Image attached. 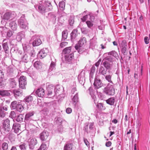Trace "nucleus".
<instances>
[{"instance_id": "27", "label": "nucleus", "mask_w": 150, "mask_h": 150, "mask_svg": "<svg viewBox=\"0 0 150 150\" xmlns=\"http://www.w3.org/2000/svg\"><path fill=\"white\" fill-rule=\"evenodd\" d=\"M76 47V45L75 46V48L77 51L80 54H82L86 50V49L84 48V46H77Z\"/></svg>"}, {"instance_id": "64", "label": "nucleus", "mask_w": 150, "mask_h": 150, "mask_svg": "<svg viewBox=\"0 0 150 150\" xmlns=\"http://www.w3.org/2000/svg\"><path fill=\"white\" fill-rule=\"evenodd\" d=\"M144 41L145 43L147 44L149 42V40L148 37H145L144 38Z\"/></svg>"}, {"instance_id": "4", "label": "nucleus", "mask_w": 150, "mask_h": 150, "mask_svg": "<svg viewBox=\"0 0 150 150\" xmlns=\"http://www.w3.org/2000/svg\"><path fill=\"white\" fill-rule=\"evenodd\" d=\"M103 92L109 96H113L115 93V90L112 84L109 83L103 90Z\"/></svg>"}, {"instance_id": "53", "label": "nucleus", "mask_w": 150, "mask_h": 150, "mask_svg": "<svg viewBox=\"0 0 150 150\" xmlns=\"http://www.w3.org/2000/svg\"><path fill=\"white\" fill-rule=\"evenodd\" d=\"M86 23L88 27L90 28H91L93 25L92 22H91L90 21H87L86 22Z\"/></svg>"}, {"instance_id": "41", "label": "nucleus", "mask_w": 150, "mask_h": 150, "mask_svg": "<svg viewBox=\"0 0 150 150\" xmlns=\"http://www.w3.org/2000/svg\"><path fill=\"white\" fill-rule=\"evenodd\" d=\"M19 147L21 150H26L27 147V146L26 144L23 142H21L19 145Z\"/></svg>"}, {"instance_id": "20", "label": "nucleus", "mask_w": 150, "mask_h": 150, "mask_svg": "<svg viewBox=\"0 0 150 150\" xmlns=\"http://www.w3.org/2000/svg\"><path fill=\"white\" fill-rule=\"evenodd\" d=\"M74 57V53L73 52H71L69 54L65 56V61L67 62H69L73 59Z\"/></svg>"}, {"instance_id": "60", "label": "nucleus", "mask_w": 150, "mask_h": 150, "mask_svg": "<svg viewBox=\"0 0 150 150\" xmlns=\"http://www.w3.org/2000/svg\"><path fill=\"white\" fill-rule=\"evenodd\" d=\"M4 82L3 81L0 80V88H2L5 86Z\"/></svg>"}, {"instance_id": "1", "label": "nucleus", "mask_w": 150, "mask_h": 150, "mask_svg": "<svg viewBox=\"0 0 150 150\" xmlns=\"http://www.w3.org/2000/svg\"><path fill=\"white\" fill-rule=\"evenodd\" d=\"M34 7L36 10L42 14L50 11L52 9L51 3L49 0L41 1L38 4L35 5Z\"/></svg>"}, {"instance_id": "58", "label": "nucleus", "mask_w": 150, "mask_h": 150, "mask_svg": "<svg viewBox=\"0 0 150 150\" xmlns=\"http://www.w3.org/2000/svg\"><path fill=\"white\" fill-rule=\"evenodd\" d=\"M5 113L4 111L0 110V117H4L5 116Z\"/></svg>"}, {"instance_id": "21", "label": "nucleus", "mask_w": 150, "mask_h": 150, "mask_svg": "<svg viewBox=\"0 0 150 150\" xmlns=\"http://www.w3.org/2000/svg\"><path fill=\"white\" fill-rule=\"evenodd\" d=\"M20 124L19 123H14L13 124L12 129L16 133H18L20 129Z\"/></svg>"}, {"instance_id": "37", "label": "nucleus", "mask_w": 150, "mask_h": 150, "mask_svg": "<svg viewBox=\"0 0 150 150\" xmlns=\"http://www.w3.org/2000/svg\"><path fill=\"white\" fill-rule=\"evenodd\" d=\"M22 61L25 62H27L30 60V57L27 54L25 53L21 57Z\"/></svg>"}, {"instance_id": "7", "label": "nucleus", "mask_w": 150, "mask_h": 150, "mask_svg": "<svg viewBox=\"0 0 150 150\" xmlns=\"http://www.w3.org/2000/svg\"><path fill=\"white\" fill-rule=\"evenodd\" d=\"M31 41H32V44L33 47L39 46L42 43L41 39L38 35L33 36L31 38Z\"/></svg>"}, {"instance_id": "51", "label": "nucleus", "mask_w": 150, "mask_h": 150, "mask_svg": "<svg viewBox=\"0 0 150 150\" xmlns=\"http://www.w3.org/2000/svg\"><path fill=\"white\" fill-rule=\"evenodd\" d=\"M33 98L32 97L30 96H29L26 97L24 100L26 102L29 103L32 101Z\"/></svg>"}, {"instance_id": "52", "label": "nucleus", "mask_w": 150, "mask_h": 150, "mask_svg": "<svg viewBox=\"0 0 150 150\" xmlns=\"http://www.w3.org/2000/svg\"><path fill=\"white\" fill-rule=\"evenodd\" d=\"M1 147L3 150H7L8 148V144L6 142H4L2 144Z\"/></svg>"}, {"instance_id": "23", "label": "nucleus", "mask_w": 150, "mask_h": 150, "mask_svg": "<svg viewBox=\"0 0 150 150\" xmlns=\"http://www.w3.org/2000/svg\"><path fill=\"white\" fill-rule=\"evenodd\" d=\"M10 86L11 88H15L17 85V82L13 78H11L8 80Z\"/></svg>"}, {"instance_id": "47", "label": "nucleus", "mask_w": 150, "mask_h": 150, "mask_svg": "<svg viewBox=\"0 0 150 150\" xmlns=\"http://www.w3.org/2000/svg\"><path fill=\"white\" fill-rule=\"evenodd\" d=\"M23 116L22 114H20L17 116L16 120L18 122H21L23 121Z\"/></svg>"}, {"instance_id": "44", "label": "nucleus", "mask_w": 150, "mask_h": 150, "mask_svg": "<svg viewBox=\"0 0 150 150\" xmlns=\"http://www.w3.org/2000/svg\"><path fill=\"white\" fill-rule=\"evenodd\" d=\"M65 3L64 1H61L59 3V9L62 11L64 10L65 9Z\"/></svg>"}, {"instance_id": "11", "label": "nucleus", "mask_w": 150, "mask_h": 150, "mask_svg": "<svg viewBox=\"0 0 150 150\" xmlns=\"http://www.w3.org/2000/svg\"><path fill=\"white\" fill-rule=\"evenodd\" d=\"M24 52H28L31 58L34 57L35 55V50L33 48H30L29 46H23Z\"/></svg>"}, {"instance_id": "14", "label": "nucleus", "mask_w": 150, "mask_h": 150, "mask_svg": "<svg viewBox=\"0 0 150 150\" xmlns=\"http://www.w3.org/2000/svg\"><path fill=\"white\" fill-rule=\"evenodd\" d=\"M48 52V50L47 48H43L40 51L38 54V56L40 59H43L46 56Z\"/></svg>"}, {"instance_id": "33", "label": "nucleus", "mask_w": 150, "mask_h": 150, "mask_svg": "<svg viewBox=\"0 0 150 150\" xmlns=\"http://www.w3.org/2000/svg\"><path fill=\"white\" fill-rule=\"evenodd\" d=\"M9 26L13 30H16L17 27V25L15 21L11 22L9 24Z\"/></svg>"}, {"instance_id": "25", "label": "nucleus", "mask_w": 150, "mask_h": 150, "mask_svg": "<svg viewBox=\"0 0 150 150\" xmlns=\"http://www.w3.org/2000/svg\"><path fill=\"white\" fill-rule=\"evenodd\" d=\"M14 95L16 98L19 96H21L22 95V91L21 90H14L13 91Z\"/></svg>"}, {"instance_id": "63", "label": "nucleus", "mask_w": 150, "mask_h": 150, "mask_svg": "<svg viewBox=\"0 0 150 150\" xmlns=\"http://www.w3.org/2000/svg\"><path fill=\"white\" fill-rule=\"evenodd\" d=\"M83 141L85 144L87 146H88L89 145V143L86 139L84 138Z\"/></svg>"}, {"instance_id": "62", "label": "nucleus", "mask_w": 150, "mask_h": 150, "mask_svg": "<svg viewBox=\"0 0 150 150\" xmlns=\"http://www.w3.org/2000/svg\"><path fill=\"white\" fill-rule=\"evenodd\" d=\"M88 18V15H86L83 16V18H81V20L82 22H84L86 21L87 20V18Z\"/></svg>"}, {"instance_id": "34", "label": "nucleus", "mask_w": 150, "mask_h": 150, "mask_svg": "<svg viewBox=\"0 0 150 150\" xmlns=\"http://www.w3.org/2000/svg\"><path fill=\"white\" fill-rule=\"evenodd\" d=\"M71 47L65 48L63 50V54L66 55L69 54L71 52H73L71 51Z\"/></svg>"}, {"instance_id": "15", "label": "nucleus", "mask_w": 150, "mask_h": 150, "mask_svg": "<svg viewBox=\"0 0 150 150\" xmlns=\"http://www.w3.org/2000/svg\"><path fill=\"white\" fill-rule=\"evenodd\" d=\"M8 40L7 39H4L2 42L3 48L6 53H8L9 52V47L8 46Z\"/></svg>"}, {"instance_id": "29", "label": "nucleus", "mask_w": 150, "mask_h": 150, "mask_svg": "<svg viewBox=\"0 0 150 150\" xmlns=\"http://www.w3.org/2000/svg\"><path fill=\"white\" fill-rule=\"evenodd\" d=\"M106 103L110 105H114L115 101V99L114 97H111L106 100Z\"/></svg>"}, {"instance_id": "8", "label": "nucleus", "mask_w": 150, "mask_h": 150, "mask_svg": "<svg viewBox=\"0 0 150 150\" xmlns=\"http://www.w3.org/2000/svg\"><path fill=\"white\" fill-rule=\"evenodd\" d=\"M19 87L23 89H25L27 84L26 78L24 76H21L18 80Z\"/></svg>"}, {"instance_id": "59", "label": "nucleus", "mask_w": 150, "mask_h": 150, "mask_svg": "<svg viewBox=\"0 0 150 150\" xmlns=\"http://www.w3.org/2000/svg\"><path fill=\"white\" fill-rule=\"evenodd\" d=\"M12 35V33L11 31H8L7 32L6 34V37L7 38L10 37Z\"/></svg>"}, {"instance_id": "12", "label": "nucleus", "mask_w": 150, "mask_h": 150, "mask_svg": "<svg viewBox=\"0 0 150 150\" xmlns=\"http://www.w3.org/2000/svg\"><path fill=\"white\" fill-rule=\"evenodd\" d=\"M15 16V15H14V12L8 11L4 14L3 18L4 20H8L9 19H12Z\"/></svg>"}, {"instance_id": "6", "label": "nucleus", "mask_w": 150, "mask_h": 150, "mask_svg": "<svg viewBox=\"0 0 150 150\" xmlns=\"http://www.w3.org/2000/svg\"><path fill=\"white\" fill-rule=\"evenodd\" d=\"M2 130L5 134H7L10 130V120L8 119L3 120Z\"/></svg>"}, {"instance_id": "2", "label": "nucleus", "mask_w": 150, "mask_h": 150, "mask_svg": "<svg viewBox=\"0 0 150 150\" xmlns=\"http://www.w3.org/2000/svg\"><path fill=\"white\" fill-rule=\"evenodd\" d=\"M114 58L111 56H108L103 60L102 64L104 67L108 70L110 71L113 65Z\"/></svg>"}, {"instance_id": "45", "label": "nucleus", "mask_w": 150, "mask_h": 150, "mask_svg": "<svg viewBox=\"0 0 150 150\" xmlns=\"http://www.w3.org/2000/svg\"><path fill=\"white\" fill-rule=\"evenodd\" d=\"M96 107L98 109L101 110H104L105 109V107L102 103H98L96 105Z\"/></svg>"}, {"instance_id": "49", "label": "nucleus", "mask_w": 150, "mask_h": 150, "mask_svg": "<svg viewBox=\"0 0 150 150\" xmlns=\"http://www.w3.org/2000/svg\"><path fill=\"white\" fill-rule=\"evenodd\" d=\"M82 33L84 34H87L90 32V30L86 28H81Z\"/></svg>"}, {"instance_id": "39", "label": "nucleus", "mask_w": 150, "mask_h": 150, "mask_svg": "<svg viewBox=\"0 0 150 150\" xmlns=\"http://www.w3.org/2000/svg\"><path fill=\"white\" fill-rule=\"evenodd\" d=\"M56 67V62L53 61H52L50 64L48 71L50 72L52 71L55 70Z\"/></svg>"}, {"instance_id": "56", "label": "nucleus", "mask_w": 150, "mask_h": 150, "mask_svg": "<svg viewBox=\"0 0 150 150\" xmlns=\"http://www.w3.org/2000/svg\"><path fill=\"white\" fill-rule=\"evenodd\" d=\"M68 43L67 42H63L60 44V46L62 48L67 45Z\"/></svg>"}, {"instance_id": "61", "label": "nucleus", "mask_w": 150, "mask_h": 150, "mask_svg": "<svg viewBox=\"0 0 150 150\" xmlns=\"http://www.w3.org/2000/svg\"><path fill=\"white\" fill-rule=\"evenodd\" d=\"M51 105V103L50 102H44L43 104V106H45L48 108L50 107Z\"/></svg>"}, {"instance_id": "48", "label": "nucleus", "mask_w": 150, "mask_h": 150, "mask_svg": "<svg viewBox=\"0 0 150 150\" xmlns=\"http://www.w3.org/2000/svg\"><path fill=\"white\" fill-rule=\"evenodd\" d=\"M18 105V102L14 101L11 102L10 105L11 109L12 110L15 109L16 108V107Z\"/></svg>"}, {"instance_id": "31", "label": "nucleus", "mask_w": 150, "mask_h": 150, "mask_svg": "<svg viewBox=\"0 0 150 150\" xmlns=\"http://www.w3.org/2000/svg\"><path fill=\"white\" fill-rule=\"evenodd\" d=\"M73 144L72 143H68L65 144L64 147V150H72Z\"/></svg>"}, {"instance_id": "26", "label": "nucleus", "mask_w": 150, "mask_h": 150, "mask_svg": "<svg viewBox=\"0 0 150 150\" xmlns=\"http://www.w3.org/2000/svg\"><path fill=\"white\" fill-rule=\"evenodd\" d=\"M25 37L24 33L23 32H21L18 33L16 37V39L18 42L20 41L22 39Z\"/></svg>"}, {"instance_id": "46", "label": "nucleus", "mask_w": 150, "mask_h": 150, "mask_svg": "<svg viewBox=\"0 0 150 150\" xmlns=\"http://www.w3.org/2000/svg\"><path fill=\"white\" fill-rule=\"evenodd\" d=\"M67 31L64 30L62 33V40H65L67 37Z\"/></svg>"}, {"instance_id": "22", "label": "nucleus", "mask_w": 150, "mask_h": 150, "mask_svg": "<svg viewBox=\"0 0 150 150\" xmlns=\"http://www.w3.org/2000/svg\"><path fill=\"white\" fill-rule=\"evenodd\" d=\"M127 46V43L125 41H122L120 44V47L121 49V51L123 54H124L126 51Z\"/></svg>"}, {"instance_id": "10", "label": "nucleus", "mask_w": 150, "mask_h": 150, "mask_svg": "<svg viewBox=\"0 0 150 150\" xmlns=\"http://www.w3.org/2000/svg\"><path fill=\"white\" fill-rule=\"evenodd\" d=\"M93 86L95 89H98L101 87L103 86V83L100 79L97 76L95 78Z\"/></svg>"}, {"instance_id": "9", "label": "nucleus", "mask_w": 150, "mask_h": 150, "mask_svg": "<svg viewBox=\"0 0 150 150\" xmlns=\"http://www.w3.org/2000/svg\"><path fill=\"white\" fill-rule=\"evenodd\" d=\"M29 148L30 149L33 150L35 148V146L38 143L37 139L35 138H29L28 140Z\"/></svg>"}, {"instance_id": "13", "label": "nucleus", "mask_w": 150, "mask_h": 150, "mask_svg": "<svg viewBox=\"0 0 150 150\" xmlns=\"http://www.w3.org/2000/svg\"><path fill=\"white\" fill-rule=\"evenodd\" d=\"M78 78L79 83L82 85L84 84L85 81V71L83 70L81 72L79 75Z\"/></svg>"}, {"instance_id": "28", "label": "nucleus", "mask_w": 150, "mask_h": 150, "mask_svg": "<svg viewBox=\"0 0 150 150\" xmlns=\"http://www.w3.org/2000/svg\"><path fill=\"white\" fill-rule=\"evenodd\" d=\"M107 70H108L104 67L101 66L99 69V73L100 74L105 76L106 74Z\"/></svg>"}, {"instance_id": "5", "label": "nucleus", "mask_w": 150, "mask_h": 150, "mask_svg": "<svg viewBox=\"0 0 150 150\" xmlns=\"http://www.w3.org/2000/svg\"><path fill=\"white\" fill-rule=\"evenodd\" d=\"M19 25L22 29H26L28 28V24L25 18L24 15H22L18 20Z\"/></svg>"}, {"instance_id": "16", "label": "nucleus", "mask_w": 150, "mask_h": 150, "mask_svg": "<svg viewBox=\"0 0 150 150\" xmlns=\"http://www.w3.org/2000/svg\"><path fill=\"white\" fill-rule=\"evenodd\" d=\"M49 135L48 132L46 131H44L40 134V138L42 141L46 140Z\"/></svg>"}, {"instance_id": "38", "label": "nucleus", "mask_w": 150, "mask_h": 150, "mask_svg": "<svg viewBox=\"0 0 150 150\" xmlns=\"http://www.w3.org/2000/svg\"><path fill=\"white\" fill-rule=\"evenodd\" d=\"M13 69L11 67H8L7 70V74L8 76H11L13 74Z\"/></svg>"}, {"instance_id": "19", "label": "nucleus", "mask_w": 150, "mask_h": 150, "mask_svg": "<svg viewBox=\"0 0 150 150\" xmlns=\"http://www.w3.org/2000/svg\"><path fill=\"white\" fill-rule=\"evenodd\" d=\"M86 42V39L85 37L81 38L79 41L78 43L76 45V47L77 46H84Z\"/></svg>"}, {"instance_id": "30", "label": "nucleus", "mask_w": 150, "mask_h": 150, "mask_svg": "<svg viewBox=\"0 0 150 150\" xmlns=\"http://www.w3.org/2000/svg\"><path fill=\"white\" fill-rule=\"evenodd\" d=\"M78 33L77 29L74 30L71 34V38L72 40L74 39L77 36Z\"/></svg>"}, {"instance_id": "3", "label": "nucleus", "mask_w": 150, "mask_h": 150, "mask_svg": "<svg viewBox=\"0 0 150 150\" xmlns=\"http://www.w3.org/2000/svg\"><path fill=\"white\" fill-rule=\"evenodd\" d=\"M58 86H57L55 88L53 85L51 84L48 86L47 88V91L48 92L47 95L49 96H51L52 94L54 96L57 95L58 93V91L59 90L58 88L59 89Z\"/></svg>"}, {"instance_id": "42", "label": "nucleus", "mask_w": 150, "mask_h": 150, "mask_svg": "<svg viewBox=\"0 0 150 150\" xmlns=\"http://www.w3.org/2000/svg\"><path fill=\"white\" fill-rule=\"evenodd\" d=\"M24 107L19 102H18V105L16 109L20 112H21L23 109Z\"/></svg>"}, {"instance_id": "17", "label": "nucleus", "mask_w": 150, "mask_h": 150, "mask_svg": "<svg viewBox=\"0 0 150 150\" xmlns=\"http://www.w3.org/2000/svg\"><path fill=\"white\" fill-rule=\"evenodd\" d=\"M108 73L109 74L104 76H105V79L108 82H110V83L113 84V83L111 80V78L112 74L111 72L110 71V70L108 71Z\"/></svg>"}, {"instance_id": "55", "label": "nucleus", "mask_w": 150, "mask_h": 150, "mask_svg": "<svg viewBox=\"0 0 150 150\" xmlns=\"http://www.w3.org/2000/svg\"><path fill=\"white\" fill-rule=\"evenodd\" d=\"M74 18L73 17L70 18L69 20V24L71 26L73 25V24L74 23Z\"/></svg>"}, {"instance_id": "40", "label": "nucleus", "mask_w": 150, "mask_h": 150, "mask_svg": "<svg viewBox=\"0 0 150 150\" xmlns=\"http://www.w3.org/2000/svg\"><path fill=\"white\" fill-rule=\"evenodd\" d=\"M48 16L50 19L53 21H55L56 20V16L53 13H48Z\"/></svg>"}, {"instance_id": "50", "label": "nucleus", "mask_w": 150, "mask_h": 150, "mask_svg": "<svg viewBox=\"0 0 150 150\" xmlns=\"http://www.w3.org/2000/svg\"><path fill=\"white\" fill-rule=\"evenodd\" d=\"M7 137L11 141H13L14 140L15 135L14 134L12 133L9 132L7 134Z\"/></svg>"}, {"instance_id": "54", "label": "nucleus", "mask_w": 150, "mask_h": 150, "mask_svg": "<svg viewBox=\"0 0 150 150\" xmlns=\"http://www.w3.org/2000/svg\"><path fill=\"white\" fill-rule=\"evenodd\" d=\"M83 130L87 132V133L90 132L91 131L88 129V125H86L84 127Z\"/></svg>"}, {"instance_id": "18", "label": "nucleus", "mask_w": 150, "mask_h": 150, "mask_svg": "<svg viewBox=\"0 0 150 150\" xmlns=\"http://www.w3.org/2000/svg\"><path fill=\"white\" fill-rule=\"evenodd\" d=\"M35 93L38 97H42L45 94V91L43 88H40L37 90Z\"/></svg>"}, {"instance_id": "36", "label": "nucleus", "mask_w": 150, "mask_h": 150, "mask_svg": "<svg viewBox=\"0 0 150 150\" xmlns=\"http://www.w3.org/2000/svg\"><path fill=\"white\" fill-rule=\"evenodd\" d=\"M0 95L3 96H8L10 95L9 91L7 90L0 91Z\"/></svg>"}, {"instance_id": "35", "label": "nucleus", "mask_w": 150, "mask_h": 150, "mask_svg": "<svg viewBox=\"0 0 150 150\" xmlns=\"http://www.w3.org/2000/svg\"><path fill=\"white\" fill-rule=\"evenodd\" d=\"M79 100V97L78 93L77 92H76L75 95L74 96L73 98L72 99V101L73 103V104L75 105L76 103L78 102Z\"/></svg>"}, {"instance_id": "57", "label": "nucleus", "mask_w": 150, "mask_h": 150, "mask_svg": "<svg viewBox=\"0 0 150 150\" xmlns=\"http://www.w3.org/2000/svg\"><path fill=\"white\" fill-rule=\"evenodd\" d=\"M137 127H138V128H139L140 126L141 125V120H137Z\"/></svg>"}, {"instance_id": "32", "label": "nucleus", "mask_w": 150, "mask_h": 150, "mask_svg": "<svg viewBox=\"0 0 150 150\" xmlns=\"http://www.w3.org/2000/svg\"><path fill=\"white\" fill-rule=\"evenodd\" d=\"M106 54H108L109 56H111L114 57L115 60V58H117L118 56L117 53L114 50H112L109 52L107 53Z\"/></svg>"}, {"instance_id": "43", "label": "nucleus", "mask_w": 150, "mask_h": 150, "mask_svg": "<svg viewBox=\"0 0 150 150\" xmlns=\"http://www.w3.org/2000/svg\"><path fill=\"white\" fill-rule=\"evenodd\" d=\"M34 115L33 112H29L27 113L25 115V120H28L30 117L33 116Z\"/></svg>"}, {"instance_id": "24", "label": "nucleus", "mask_w": 150, "mask_h": 150, "mask_svg": "<svg viewBox=\"0 0 150 150\" xmlns=\"http://www.w3.org/2000/svg\"><path fill=\"white\" fill-rule=\"evenodd\" d=\"M34 67L37 70H39L42 68V64L39 61H36L33 63Z\"/></svg>"}]
</instances>
